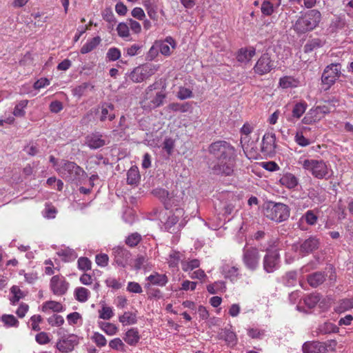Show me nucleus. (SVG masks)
Instances as JSON below:
<instances>
[{
  "mask_svg": "<svg viewBox=\"0 0 353 353\" xmlns=\"http://www.w3.org/2000/svg\"><path fill=\"white\" fill-rule=\"evenodd\" d=\"M321 14L317 10H310L298 17L292 28L298 34H303L314 30L319 26Z\"/></svg>",
  "mask_w": 353,
  "mask_h": 353,
  "instance_id": "f257e3e1",
  "label": "nucleus"
},
{
  "mask_svg": "<svg viewBox=\"0 0 353 353\" xmlns=\"http://www.w3.org/2000/svg\"><path fill=\"white\" fill-rule=\"evenodd\" d=\"M237 161V150L234 145L222 141V176L232 177L228 184L233 181Z\"/></svg>",
  "mask_w": 353,
  "mask_h": 353,
  "instance_id": "f03ea898",
  "label": "nucleus"
},
{
  "mask_svg": "<svg viewBox=\"0 0 353 353\" xmlns=\"http://www.w3.org/2000/svg\"><path fill=\"white\" fill-rule=\"evenodd\" d=\"M303 168L318 179H329L333 175L332 170L323 160L305 159L299 161Z\"/></svg>",
  "mask_w": 353,
  "mask_h": 353,
  "instance_id": "7ed1b4c3",
  "label": "nucleus"
},
{
  "mask_svg": "<svg viewBox=\"0 0 353 353\" xmlns=\"http://www.w3.org/2000/svg\"><path fill=\"white\" fill-rule=\"evenodd\" d=\"M56 171L65 181L74 182L80 181L85 174V171L76 163L61 160L56 168Z\"/></svg>",
  "mask_w": 353,
  "mask_h": 353,
  "instance_id": "20e7f679",
  "label": "nucleus"
},
{
  "mask_svg": "<svg viewBox=\"0 0 353 353\" xmlns=\"http://www.w3.org/2000/svg\"><path fill=\"white\" fill-rule=\"evenodd\" d=\"M290 214V208L282 203L268 201L265 203L264 215L268 219L276 223L287 220Z\"/></svg>",
  "mask_w": 353,
  "mask_h": 353,
  "instance_id": "39448f33",
  "label": "nucleus"
},
{
  "mask_svg": "<svg viewBox=\"0 0 353 353\" xmlns=\"http://www.w3.org/2000/svg\"><path fill=\"white\" fill-rule=\"evenodd\" d=\"M157 83H154L149 85L145 91L143 99L141 101L142 108L144 110H151L161 105L163 100L165 98V94L161 92H157L154 96L152 94L153 90L157 89Z\"/></svg>",
  "mask_w": 353,
  "mask_h": 353,
  "instance_id": "423d86ee",
  "label": "nucleus"
},
{
  "mask_svg": "<svg viewBox=\"0 0 353 353\" xmlns=\"http://www.w3.org/2000/svg\"><path fill=\"white\" fill-rule=\"evenodd\" d=\"M184 211L182 208H176L175 210L169 215L166 221L163 224V227L165 231L174 234L172 236L173 241H179L178 234L181 232L183 224L179 223V219L183 216Z\"/></svg>",
  "mask_w": 353,
  "mask_h": 353,
  "instance_id": "0eeeda50",
  "label": "nucleus"
},
{
  "mask_svg": "<svg viewBox=\"0 0 353 353\" xmlns=\"http://www.w3.org/2000/svg\"><path fill=\"white\" fill-rule=\"evenodd\" d=\"M160 68V65L145 63L136 67L130 74L134 83H141L154 75Z\"/></svg>",
  "mask_w": 353,
  "mask_h": 353,
  "instance_id": "6e6552de",
  "label": "nucleus"
},
{
  "mask_svg": "<svg viewBox=\"0 0 353 353\" xmlns=\"http://www.w3.org/2000/svg\"><path fill=\"white\" fill-rule=\"evenodd\" d=\"M330 112V108L325 105H317L310 108L301 120V123L312 125L321 121Z\"/></svg>",
  "mask_w": 353,
  "mask_h": 353,
  "instance_id": "1a4fd4ad",
  "label": "nucleus"
},
{
  "mask_svg": "<svg viewBox=\"0 0 353 353\" xmlns=\"http://www.w3.org/2000/svg\"><path fill=\"white\" fill-rule=\"evenodd\" d=\"M69 286V282L61 274L54 275L50 280V290L55 296H63L66 294Z\"/></svg>",
  "mask_w": 353,
  "mask_h": 353,
  "instance_id": "9d476101",
  "label": "nucleus"
},
{
  "mask_svg": "<svg viewBox=\"0 0 353 353\" xmlns=\"http://www.w3.org/2000/svg\"><path fill=\"white\" fill-rule=\"evenodd\" d=\"M341 66L339 63H331L325 67L323 72L321 80L327 88L331 87L341 74Z\"/></svg>",
  "mask_w": 353,
  "mask_h": 353,
  "instance_id": "9b49d317",
  "label": "nucleus"
},
{
  "mask_svg": "<svg viewBox=\"0 0 353 353\" xmlns=\"http://www.w3.org/2000/svg\"><path fill=\"white\" fill-rule=\"evenodd\" d=\"M260 255L256 248L245 245L243 250V261L245 265L251 270H254L259 265Z\"/></svg>",
  "mask_w": 353,
  "mask_h": 353,
  "instance_id": "f8f14e48",
  "label": "nucleus"
},
{
  "mask_svg": "<svg viewBox=\"0 0 353 353\" xmlns=\"http://www.w3.org/2000/svg\"><path fill=\"white\" fill-rule=\"evenodd\" d=\"M263 261V269L268 273H272L279 268L280 255L276 250L267 248Z\"/></svg>",
  "mask_w": 353,
  "mask_h": 353,
  "instance_id": "ddd939ff",
  "label": "nucleus"
},
{
  "mask_svg": "<svg viewBox=\"0 0 353 353\" xmlns=\"http://www.w3.org/2000/svg\"><path fill=\"white\" fill-rule=\"evenodd\" d=\"M273 68H274V61L271 59L268 53H264L257 60L253 70L255 74L263 75L269 73Z\"/></svg>",
  "mask_w": 353,
  "mask_h": 353,
  "instance_id": "4468645a",
  "label": "nucleus"
},
{
  "mask_svg": "<svg viewBox=\"0 0 353 353\" xmlns=\"http://www.w3.org/2000/svg\"><path fill=\"white\" fill-rule=\"evenodd\" d=\"M276 134L266 132L262 139L261 152L264 155L272 157L276 153Z\"/></svg>",
  "mask_w": 353,
  "mask_h": 353,
  "instance_id": "2eb2a0df",
  "label": "nucleus"
},
{
  "mask_svg": "<svg viewBox=\"0 0 353 353\" xmlns=\"http://www.w3.org/2000/svg\"><path fill=\"white\" fill-rule=\"evenodd\" d=\"M112 253L115 263L121 267H125L131 256L129 250L123 246H117L113 248Z\"/></svg>",
  "mask_w": 353,
  "mask_h": 353,
  "instance_id": "dca6fc26",
  "label": "nucleus"
},
{
  "mask_svg": "<svg viewBox=\"0 0 353 353\" xmlns=\"http://www.w3.org/2000/svg\"><path fill=\"white\" fill-rule=\"evenodd\" d=\"M319 245L320 241L318 238L310 236L300 244L299 251L303 256L308 255L317 250Z\"/></svg>",
  "mask_w": 353,
  "mask_h": 353,
  "instance_id": "f3484780",
  "label": "nucleus"
},
{
  "mask_svg": "<svg viewBox=\"0 0 353 353\" xmlns=\"http://www.w3.org/2000/svg\"><path fill=\"white\" fill-rule=\"evenodd\" d=\"M77 337L74 334L68 335L67 336L62 337L57 343V349L63 352L66 353L71 352L74 346L77 344Z\"/></svg>",
  "mask_w": 353,
  "mask_h": 353,
  "instance_id": "a211bd4d",
  "label": "nucleus"
},
{
  "mask_svg": "<svg viewBox=\"0 0 353 353\" xmlns=\"http://www.w3.org/2000/svg\"><path fill=\"white\" fill-rule=\"evenodd\" d=\"M85 145L90 149L96 150L105 145V140L103 139V135L99 132H94L88 134L85 137Z\"/></svg>",
  "mask_w": 353,
  "mask_h": 353,
  "instance_id": "6ab92c4d",
  "label": "nucleus"
},
{
  "mask_svg": "<svg viewBox=\"0 0 353 353\" xmlns=\"http://www.w3.org/2000/svg\"><path fill=\"white\" fill-rule=\"evenodd\" d=\"M155 46L163 55L169 57L172 54L170 46L172 49H174L176 48V42L172 37H167L164 41H156Z\"/></svg>",
  "mask_w": 353,
  "mask_h": 353,
  "instance_id": "aec40b11",
  "label": "nucleus"
},
{
  "mask_svg": "<svg viewBox=\"0 0 353 353\" xmlns=\"http://www.w3.org/2000/svg\"><path fill=\"white\" fill-rule=\"evenodd\" d=\"M303 353H325L327 346L324 343L319 341H307L302 347Z\"/></svg>",
  "mask_w": 353,
  "mask_h": 353,
  "instance_id": "412c9836",
  "label": "nucleus"
},
{
  "mask_svg": "<svg viewBox=\"0 0 353 353\" xmlns=\"http://www.w3.org/2000/svg\"><path fill=\"white\" fill-rule=\"evenodd\" d=\"M307 108V103L305 101L296 102L292 107L291 115L287 117V120L294 122V120L299 119L305 112Z\"/></svg>",
  "mask_w": 353,
  "mask_h": 353,
  "instance_id": "4be33fe9",
  "label": "nucleus"
},
{
  "mask_svg": "<svg viewBox=\"0 0 353 353\" xmlns=\"http://www.w3.org/2000/svg\"><path fill=\"white\" fill-rule=\"evenodd\" d=\"M281 3V0H263L261 6L262 14L270 16L279 7Z\"/></svg>",
  "mask_w": 353,
  "mask_h": 353,
  "instance_id": "5701e85b",
  "label": "nucleus"
},
{
  "mask_svg": "<svg viewBox=\"0 0 353 353\" xmlns=\"http://www.w3.org/2000/svg\"><path fill=\"white\" fill-rule=\"evenodd\" d=\"M114 106L110 103H104L101 105V114L99 120L102 122L108 119L112 121L115 119V114L114 112Z\"/></svg>",
  "mask_w": 353,
  "mask_h": 353,
  "instance_id": "b1692460",
  "label": "nucleus"
},
{
  "mask_svg": "<svg viewBox=\"0 0 353 353\" xmlns=\"http://www.w3.org/2000/svg\"><path fill=\"white\" fill-rule=\"evenodd\" d=\"M255 54L256 49L253 47H249L248 48H241L237 53L236 59L239 62L247 63L251 60Z\"/></svg>",
  "mask_w": 353,
  "mask_h": 353,
  "instance_id": "393cba45",
  "label": "nucleus"
},
{
  "mask_svg": "<svg viewBox=\"0 0 353 353\" xmlns=\"http://www.w3.org/2000/svg\"><path fill=\"white\" fill-rule=\"evenodd\" d=\"M327 274L323 272H316L307 276V282L312 288H316L325 281Z\"/></svg>",
  "mask_w": 353,
  "mask_h": 353,
  "instance_id": "a878e982",
  "label": "nucleus"
},
{
  "mask_svg": "<svg viewBox=\"0 0 353 353\" xmlns=\"http://www.w3.org/2000/svg\"><path fill=\"white\" fill-rule=\"evenodd\" d=\"M146 279L150 284L161 287L165 286L168 282V278L165 274H161L158 272H154L148 276Z\"/></svg>",
  "mask_w": 353,
  "mask_h": 353,
  "instance_id": "bb28decb",
  "label": "nucleus"
},
{
  "mask_svg": "<svg viewBox=\"0 0 353 353\" xmlns=\"http://www.w3.org/2000/svg\"><path fill=\"white\" fill-rule=\"evenodd\" d=\"M152 194L163 203L167 210L170 209L172 203L170 202L171 199H169L170 193L168 191L163 188H155L152 190Z\"/></svg>",
  "mask_w": 353,
  "mask_h": 353,
  "instance_id": "cd10ccee",
  "label": "nucleus"
},
{
  "mask_svg": "<svg viewBox=\"0 0 353 353\" xmlns=\"http://www.w3.org/2000/svg\"><path fill=\"white\" fill-rule=\"evenodd\" d=\"M123 340L130 345H136L140 340V334L137 328L128 330L123 337Z\"/></svg>",
  "mask_w": 353,
  "mask_h": 353,
  "instance_id": "c85d7f7f",
  "label": "nucleus"
},
{
  "mask_svg": "<svg viewBox=\"0 0 353 353\" xmlns=\"http://www.w3.org/2000/svg\"><path fill=\"white\" fill-rule=\"evenodd\" d=\"M282 185L289 189H293L297 186L299 183L298 179L292 173L284 174L279 180Z\"/></svg>",
  "mask_w": 353,
  "mask_h": 353,
  "instance_id": "c756f323",
  "label": "nucleus"
},
{
  "mask_svg": "<svg viewBox=\"0 0 353 353\" xmlns=\"http://www.w3.org/2000/svg\"><path fill=\"white\" fill-rule=\"evenodd\" d=\"M325 44V41L319 38H314L307 41L304 46V52L310 53L314 50L321 48Z\"/></svg>",
  "mask_w": 353,
  "mask_h": 353,
  "instance_id": "7c9ffc66",
  "label": "nucleus"
},
{
  "mask_svg": "<svg viewBox=\"0 0 353 353\" xmlns=\"http://www.w3.org/2000/svg\"><path fill=\"white\" fill-rule=\"evenodd\" d=\"M101 41V39L98 36L88 40L87 42L81 47L80 50L81 53L84 54L92 51L99 45Z\"/></svg>",
  "mask_w": 353,
  "mask_h": 353,
  "instance_id": "2f4dec72",
  "label": "nucleus"
},
{
  "mask_svg": "<svg viewBox=\"0 0 353 353\" xmlns=\"http://www.w3.org/2000/svg\"><path fill=\"white\" fill-rule=\"evenodd\" d=\"M74 294L78 301L85 303L90 298V292L84 287H78L74 290Z\"/></svg>",
  "mask_w": 353,
  "mask_h": 353,
  "instance_id": "473e14b6",
  "label": "nucleus"
},
{
  "mask_svg": "<svg viewBox=\"0 0 353 353\" xmlns=\"http://www.w3.org/2000/svg\"><path fill=\"white\" fill-rule=\"evenodd\" d=\"M63 310L62 304L59 302L54 301H48L43 303L42 305V311L46 312L48 310H52L54 312H60Z\"/></svg>",
  "mask_w": 353,
  "mask_h": 353,
  "instance_id": "72a5a7b5",
  "label": "nucleus"
},
{
  "mask_svg": "<svg viewBox=\"0 0 353 353\" xmlns=\"http://www.w3.org/2000/svg\"><path fill=\"white\" fill-rule=\"evenodd\" d=\"M299 81L292 77L285 76L280 79L279 85L283 88H296L299 85Z\"/></svg>",
  "mask_w": 353,
  "mask_h": 353,
  "instance_id": "f704fd0d",
  "label": "nucleus"
},
{
  "mask_svg": "<svg viewBox=\"0 0 353 353\" xmlns=\"http://www.w3.org/2000/svg\"><path fill=\"white\" fill-rule=\"evenodd\" d=\"M1 321L6 327H18L19 325V321L12 314H3L1 316Z\"/></svg>",
  "mask_w": 353,
  "mask_h": 353,
  "instance_id": "c9c22d12",
  "label": "nucleus"
},
{
  "mask_svg": "<svg viewBox=\"0 0 353 353\" xmlns=\"http://www.w3.org/2000/svg\"><path fill=\"white\" fill-rule=\"evenodd\" d=\"M29 101L27 99L20 101L14 107L12 114L16 117H23L26 115L25 108Z\"/></svg>",
  "mask_w": 353,
  "mask_h": 353,
  "instance_id": "e433bc0d",
  "label": "nucleus"
},
{
  "mask_svg": "<svg viewBox=\"0 0 353 353\" xmlns=\"http://www.w3.org/2000/svg\"><path fill=\"white\" fill-rule=\"evenodd\" d=\"M140 180V174L137 168H131L127 173V182L128 184H137Z\"/></svg>",
  "mask_w": 353,
  "mask_h": 353,
  "instance_id": "4c0bfd02",
  "label": "nucleus"
},
{
  "mask_svg": "<svg viewBox=\"0 0 353 353\" xmlns=\"http://www.w3.org/2000/svg\"><path fill=\"white\" fill-rule=\"evenodd\" d=\"M10 292L12 294V296L10 299L12 305H16L25 296L19 287L17 285L11 288Z\"/></svg>",
  "mask_w": 353,
  "mask_h": 353,
  "instance_id": "58836bf2",
  "label": "nucleus"
},
{
  "mask_svg": "<svg viewBox=\"0 0 353 353\" xmlns=\"http://www.w3.org/2000/svg\"><path fill=\"white\" fill-rule=\"evenodd\" d=\"M353 308V298H346L341 300L337 306L336 311L344 312Z\"/></svg>",
  "mask_w": 353,
  "mask_h": 353,
  "instance_id": "ea45409f",
  "label": "nucleus"
},
{
  "mask_svg": "<svg viewBox=\"0 0 353 353\" xmlns=\"http://www.w3.org/2000/svg\"><path fill=\"white\" fill-rule=\"evenodd\" d=\"M222 338L224 339V341L230 347H233L235 345L237 341L235 333L233 331L228 329H225L223 335H222Z\"/></svg>",
  "mask_w": 353,
  "mask_h": 353,
  "instance_id": "a19ab883",
  "label": "nucleus"
},
{
  "mask_svg": "<svg viewBox=\"0 0 353 353\" xmlns=\"http://www.w3.org/2000/svg\"><path fill=\"white\" fill-rule=\"evenodd\" d=\"M190 108L191 105L189 103H171L168 106V108L170 110L180 112H186L190 110Z\"/></svg>",
  "mask_w": 353,
  "mask_h": 353,
  "instance_id": "79ce46f5",
  "label": "nucleus"
},
{
  "mask_svg": "<svg viewBox=\"0 0 353 353\" xmlns=\"http://www.w3.org/2000/svg\"><path fill=\"white\" fill-rule=\"evenodd\" d=\"M142 240V237L138 232H134L128 235L125 241L127 245L130 248L137 246Z\"/></svg>",
  "mask_w": 353,
  "mask_h": 353,
  "instance_id": "37998d69",
  "label": "nucleus"
},
{
  "mask_svg": "<svg viewBox=\"0 0 353 353\" xmlns=\"http://www.w3.org/2000/svg\"><path fill=\"white\" fill-rule=\"evenodd\" d=\"M119 321L124 325H132L137 323L136 314L131 312H125L119 316Z\"/></svg>",
  "mask_w": 353,
  "mask_h": 353,
  "instance_id": "c03bdc74",
  "label": "nucleus"
},
{
  "mask_svg": "<svg viewBox=\"0 0 353 353\" xmlns=\"http://www.w3.org/2000/svg\"><path fill=\"white\" fill-rule=\"evenodd\" d=\"M223 272L225 278L230 279L232 282L234 281L239 275L238 269L235 267H224Z\"/></svg>",
  "mask_w": 353,
  "mask_h": 353,
  "instance_id": "a18cd8bd",
  "label": "nucleus"
},
{
  "mask_svg": "<svg viewBox=\"0 0 353 353\" xmlns=\"http://www.w3.org/2000/svg\"><path fill=\"white\" fill-rule=\"evenodd\" d=\"M252 130L253 127L248 123H245L241 128L240 132L241 135L245 136L241 138V144L242 145L243 148H244L245 143L248 141V136L252 132Z\"/></svg>",
  "mask_w": 353,
  "mask_h": 353,
  "instance_id": "49530a36",
  "label": "nucleus"
},
{
  "mask_svg": "<svg viewBox=\"0 0 353 353\" xmlns=\"http://www.w3.org/2000/svg\"><path fill=\"white\" fill-rule=\"evenodd\" d=\"M117 31L118 35L123 39H127L130 37V28L128 23H119L117 27Z\"/></svg>",
  "mask_w": 353,
  "mask_h": 353,
  "instance_id": "de8ad7c7",
  "label": "nucleus"
},
{
  "mask_svg": "<svg viewBox=\"0 0 353 353\" xmlns=\"http://www.w3.org/2000/svg\"><path fill=\"white\" fill-rule=\"evenodd\" d=\"M114 316L113 310L111 307L103 305L99 310V317L103 320H109Z\"/></svg>",
  "mask_w": 353,
  "mask_h": 353,
  "instance_id": "09e8293b",
  "label": "nucleus"
},
{
  "mask_svg": "<svg viewBox=\"0 0 353 353\" xmlns=\"http://www.w3.org/2000/svg\"><path fill=\"white\" fill-rule=\"evenodd\" d=\"M91 340L99 348L105 347L107 344V340L105 337L97 332H94L93 335L91 336Z\"/></svg>",
  "mask_w": 353,
  "mask_h": 353,
  "instance_id": "8fccbe9b",
  "label": "nucleus"
},
{
  "mask_svg": "<svg viewBox=\"0 0 353 353\" xmlns=\"http://www.w3.org/2000/svg\"><path fill=\"white\" fill-rule=\"evenodd\" d=\"M121 56V50L115 47L108 49L106 54V59L110 61H115L120 59Z\"/></svg>",
  "mask_w": 353,
  "mask_h": 353,
  "instance_id": "3c124183",
  "label": "nucleus"
},
{
  "mask_svg": "<svg viewBox=\"0 0 353 353\" xmlns=\"http://www.w3.org/2000/svg\"><path fill=\"white\" fill-rule=\"evenodd\" d=\"M336 329V327L333 323L325 322L319 326L318 332L322 334H326L334 332Z\"/></svg>",
  "mask_w": 353,
  "mask_h": 353,
  "instance_id": "603ef678",
  "label": "nucleus"
},
{
  "mask_svg": "<svg viewBox=\"0 0 353 353\" xmlns=\"http://www.w3.org/2000/svg\"><path fill=\"white\" fill-rule=\"evenodd\" d=\"M302 219L310 225H314L316 223L318 216L313 210H307L302 216Z\"/></svg>",
  "mask_w": 353,
  "mask_h": 353,
  "instance_id": "864d4df0",
  "label": "nucleus"
},
{
  "mask_svg": "<svg viewBox=\"0 0 353 353\" xmlns=\"http://www.w3.org/2000/svg\"><path fill=\"white\" fill-rule=\"evenodd\" d=\"M43 321V319L41 315L39 314H34L30 317V327L32 330L39 332L41 330V327L39 325V323H41Z\"/></svg>",
  "mask_w": 353,
  "mask_h": 353,
  "instance_id": "5fc2aeb1",
  "label": "nucleus"
},
{
  "mask_svg": "<svg viewBox=\"0 0 353 353\" xmlns=\"http://www.w3.org/2000/svg\"><path fill=\"white\" fill-rule=\"evenodd\" d=\"M319 301L320 295L319 294H311L307 296L304 299L305 305L310 308L315 307Z\"/></svg>",
  "mask_w": 353,
  "mask_h": 353,
  "instance_id": "6e6d98bb",
  "label": "nucleus"
},
{
  "mask_svg": "<svg viewBox=\"0 0 353 353\" xmlns=\"http://www.w3.org/2000/svg\"><path fill=\"white\" fill-rule=\"evenodd\" d=\"M48 323L52 327H59L64 323V319L59 314H53L47 319Z\"/></svg>",
  "mask_w": 353,
  "mask_h": 353,
  "instance_id": "4d7b16f0",
  "label": "nucleus"
},
{
  "mask_svg": "<svg viewBox=\"0 0 353 353\" xmlns=\"http://www.w3.org/2000/svg\"><path fill=\"white\" fill-rule=\"evenodd\" d=\"M89 88L92 89L94 86L87 82L83 83L81 85L77 86L75 88H74V94L78 96L79 97H81L85 94V90H88Z\"/></svg>",
  "mask_w": 353,
  "mask_h": 353,
  "instance_id": "13d9d810",
  "label": "nucleus"
},
{
  "mask_svg": "<svg viewBox=\"0 0 353 353\" xmlns=\"http://www.w3.org/2000/svg\"><path fill=\"white\" fill-rule=\"evenodd\" d=\"M295 142L301 147H305L310 144L308 139L303 136V132L297 131L294 137Z\"/></svg>",
  "mask_w": 353,
  "mask_h": 353,
  "instance_id": "bf43d9fd",
  "label": "nucleus"
},
{
  "mask_svg": "<svg viewBox=\"0 0 353 353\" xmlns=\"http://www.w3.org/2000/svg\"><path fill=\"white\" fill-rule=\"evenodd\" d=\"M297 273L295 271L287 272L284 277V283L287 286H292L296 281Z\"/></svg>",
  "mask_w": 353,
  "mask_h": 353,
  "instance_id": "052dcab7",
  "label": "nucleus"
},
{
  "mask_svg": "<svg viewBox=\"0 0 353 353\" xmlns=\"http://www.w3.org/2000/svg\"><path fill=\"white\" fill-rule=\"evenodd\" d=\"M109 346L110 348L115 350L125 351V344L122 340L119 338H115L109 342Z\"/></svg>",
  "mask_w": 353,
  "mask_h": 353,
  "instance_id": "680f3d73",
  "label": "nucleus"
},
{
  "mask_svg": "<svg viewBox=\"0 0 353 353\" xmlns=\"http://www.w3.org/2000/svg\"><path fill=\"white\" fill-rule=\"evenodd\" d=\"M101 330L108 335L112 336L117 332V327L111 323H103L101 326Z\"/></svg>",
  "mask_w": 353,
  "mask_h": 353,
  "instance_id": "e2e57ef3",
  "label": "nucleus"
},
{
  "mask_svg": "<svg viewBox=\"0 0 353 353\" xmlns=\"http://www.w3.org/2000/svg\"><path fill=\"white\" fill-rule=\"evenodd\" d=\"M147 14L150 19L154 21H157L159 19V15L157 12L158 7L157 4L153 6H149L147 8H145Z\"/></svg>",
  "mask_w": 353,
  "mask_h": 353,
  "instance_id": "0e129e2a",
  "label": "nucleus"
},
{
  "mask_svg": "<svg viewBox=\"0 0 353 353\" xmlns=\"http://www.w3.org/2000/svg\"><path fill=\"white\" fill-rule=\"evenodd\" d=\"M77 262L80 270L87 271L91 269L92 263L87 257H80Z\"/></svg>",
  "mask_w": 353,
  "mask_h": 353,
  "instance_id": "69168bd1",
  "label": "nucleus"
},
{
  "mask_svg": "<svg viewBox=\"0 0 353 353\" xmlns=\"http://www.w3.org/2000/svg\"><path fill=\"white\" fill-rule=\"evenodd\" d=\"M192 96V90L190 89L185 88V87H180L179 90L176 94L177 98L181 100H184L186 99L191 98Z\"/></svg>",
  "mask_w": 353,
  "mask_h": 353,
  "instance_id": "338daca9",
  "label": "nucleus"
},
{
  "mask_svg": "<svg viewBox=\"0 0 353 353\" xmlns=\"http://www.w3.org/2000/svg\"><path fill=\"white\" fill-rule=\"evenodd\" d=\"M200 261L198 259H192L186 263L183 264V270L185 272H191L194 269L199 268Z\"/></svg>",
  "mask_w": 353,
  "mask_h": 353,
  "instance_id": "774afa93",
  "label": "nucleus"
}]
</instances>
